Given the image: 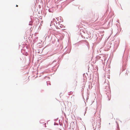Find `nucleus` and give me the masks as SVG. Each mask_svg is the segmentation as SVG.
<instances>
[{"label":"nucleus","mask_w":130,"mask_h":130,"mask_svg":"<svg viewBox=\"0 0 130 130\" xmlns=\"http://www.w3.org/2000/svg\"><path fill=\"white\" fill-rule=\"evenodd\" d=\"M70 93L69 94V95L72 94L73 93V92H70Z\"/></svg>","instance_id":"obj_1"},{"label":"nucleus","mask_w":130,"mask_h":130,"mask_svg":"<svg viewBox=\"0 0 130 130\" xmlns=\"http://www.w3.org/2000/svg\"><path fill=\"white\" fill-rule=\"evenodd\" d=\"M18 5H16V7H18Z\"/></svg>","instance_id":"obj_2"}]
</instances>
